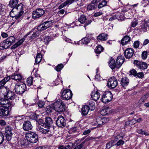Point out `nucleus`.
Instances as JSON below:
<instances>
[{
	"label": "nucleus",
	"instance_id": "obj_36",
	"mask_svg": "<svg viewBox=\"0 0 149 149\" xmlns=\"http://www.w3.org/2000/svg\"><path fill=\"white\" fill-rule=\"evenodd\" d=\"M71 143L65 145H60L58 147V149H70Z\"/></svg>",
	"mask_w": 149,
	"mask_h": 149
},
{
	"label": "nucleus",
	"instance_id": "obj_46",
	"mask_svg": "<svg viewBox=\"0 0 149 149\" xmlns=\"http://www.w3.org/2000/svg\"><path fill=\"white\" fill-rule=\"evenodd\" d=\"M90 38L85 37L81 40V41L84 44H87L90 41Z\"/></svg>",
	"mask_w": 149,
	"mask_h": 149
},
{
	"label": "nucleus",
	"instance_id": "obj_39",
	"mask_svg": "<svg viewBox=\"0 0 149 149\" xmlns=\"http://www.w3.org/2000/svg\"><path fill=\"white\" fill-rule=\"evenodd\" d=\"M54 110L53 106H52V104L51 106H49L47 107L45 109L47 113H49L52 112L53 110Z\"/></svg>",
	"mask_w": 149,
	"mask_h": 149
},
{
	"label": "nucleus",
	"instance_id": "obj_27",
	"mask_svg": "<svg viewBox=\"0 0 149 149\" xmlns=\"http://www.w3.org/2000/svg\"><path fill=\"white\" fill-rule=\"evenodd\" d=\"M109 67L112 70L116 68H117L116 62L112 58H111L110 61H109Z\"/></svg>",
	"mask_w": 149,
	"mask_h": 149
},
{
	"label": "nucleus",
	"instance_id": "obj_62",
	"mask_svg": "<svg viewBox=\"0 0 149 149\" xmlns=\"http://www.w3.org/2000/svg\"><path fill=\"white\" fill-rule=\"evenodd\" d=\"M25 40L24 38H22L19 40L17 43V44L18 45V46H19L21 45L24 42Z\"/></svg>",
	"mask_w": 149,
	"mask_h": 149
},
{
	"label": "nucleus",
	"instance_id": "obj_30",
	"mask_svg": "<svg viewBox=\"0 0 149 149\" xmlns=\"http://www.w3.org/2000/svg\"><path fill=\"white\" fill-rule=\"evenodd\" d=\"M33 33L32 34V35L31 38L30 39H35L37 37H38L39 36V33L38 31H36L35 32H33V31H31L30 32H29L27 33L26 35V36H27L28 35H29L30 34Z\"/></svg>",
	"mask_w": 149,
	"mask_h": 149
},
{
	"label": "nucleus",
	"instance_id": "obj_19",
	"mask_svg": "<svg viewBox=\"0 0 149 149\" xmlns=\"http://www.w3.org/2000/svg\"><path fill=\"white\" fill-rule=\"evenodd\" d=\"M14 8H13L10 11V16L13 17H15V18L16 19H18L19 18H20L23 13V11H20L17 15H16L14 13Z\"/></svg>",
	"mask_w": 149,
	"mask_h": 149
},
{
	"label": "nucleus",
	"instance_id": "obj_31",
	"mask_svg": "<svg viewBox=\"0 0 149 149\" xmlns=\"http://www.w3.org/2000/svg\"><path fill=\"white\" fill-rule=\"evenodd\" d=\"M11 78L12 79L16 81L18 80V81H19L21 80L22 77L20 74H14L11 75Z\"/></svg>",
	"mask_w": 149,
	"mask_h": 149
},
{
	"label": "nucleus",
	"instance_id": "obj_50",
	"mask_svg": "<svg viewBox=\"0 0 149 149\" xmlns=\"http://www.w3.org/2000/svg\"><path fill=\"white\" fill-rule=\"evenodd\" d=\"M121 137L119 135H117L115 138L113 140L111 141L112 142L113 144H114V143L116 142H117L118 139H121Z\"/></svg>",
	"mask_w": 149,
	"mask_h": 149
},
{
	"label": "nucleus",
	"instance_id": "obj_8",
	"mask_svg": "<svg viewBox=\"0 0 149 149\" xmlns=\"http://www.w3.org/2000/svg\"><path fill=\"white\" fill-rule=\"evenodd\" d=\"M72 93L70 90H64L61 95V98L63 100H68L72 97Z\"/></svg>",
	"mask_w": 149,
	"mask_h": 149
},
{
	"label": "nucleus",
	"instance_id": "obj_58",
	"mask_svg": "<svg viewBox=\"0 0 149 149\" xmlns=\"http://www.w3.org/2000/svg\"><path fill=\"white\" fill-rule=\"evenodd\" d=\"M130 72L131 74L135 76H136V75L137 73L136 71L134 69H132L131 70Z\"/></svg>",
	"mask_w": 149,
	"mask_h": 149
},
{
	"label": "nucleus",
	"instance_id": "obj_23",
	"mask_svg": "<svg viewBox=\"0 0 149 149\" xmlns=\"http://www.w3.org/2000/svg\"><path fill=\"white\" fill-rule=\"evenodd\" d=\"M89 107L90 110L91 111L93 110L95 108V102L92 100H90L88 101L87 103V105Z\"/></svg>",
	"mask_w": 149,
	"mask_h": 149
},
{
	"label": "nucleus",
	"instance_id": "obj_54",
	"mask_svg": "<svg viewBox=\"0 0 149 149\" xmlns=\"http://www.w3.org/2000/svg\"><path fill=\"white\" fill-rule=\"evenodd\" d=\"M4 135L1 132H0V144H2L4 141Z\"/></svg>",
	"mask_w": 149,
	"mask_h": 149
},
{
	"label": "nucleus",
	"instance_id": "obj_13",
	"mask_svg": "<svg viewBox=\"0 0 149 149\" xmlns=\"http://www.w3.org/2000/svg\"><path fill=\"white\" fill-rule=\"evenodd\" d=\"M0 97V105H2L3 107H9L11 105V104L8 102V100L6 98H3L2 94Z\"/></svg>",
	"mask_w": 149,
	"mask_h": 149
},
{
	"label": "nucleus",
	"instance_id": "obj_38",
	"mask_svg": "<svg viewBox=\"0 0 149 149\" xmlns=\"http://www.w3.org/2000/svg\"><path fill=\"white\" fill-rule=\"evenodd\" d=\"M79 21L81 23L83 24L86 20V17L84 15H81L78 19Z\"/></svg>",
	"mask_w": 149,
	"mask_h": 149
},
{
	"label": "nucleus",
	"instance_id": "obj_17",
	"mask_svg": "<svg viewBox=\"0 0 149 149\" xmlns=\"http://www.w3.org/2000/svg\"><path fill=\"white\" fill-rule=\"evenodd\" d=\"M124 60V57L122 56H118L117 57L116 61L117 68H119L121 67L123 63Z\"/></svg>",
	"mask_w": 149,
	"mask_h": 149
},
{
	"label": "nucleus",
	"instance_id": "obj_2",
	"mask_svg": "<svg viewBox=\"0 0 149 149\" xmlns=\"http://www.w3.org/2000/svg\"><path fill=\"white\" fill-rule=\"evenodd\" d=\"M54 110L56 111L61 113L65 111L66 109L65 104L62 100L57 101L52 104Z\"/></svg>",
	"mask_w": 149,
	"mask_h": 149
},
{
	"label": "nucleus",
	"instance_id": "obj_37",
	"mask_svg": "<svg viewBox=\"0 0 149 149\" xmlns=\"http://www.w3.org/2000/svg\"><path fill=\"white\" fill-rule=\"evenodd\" d=\"M107 4V1L105 0H103L101 2L99 3L98 5V8L100 9L103 7L106 6Z\"/></svg>",
	"mask_w": 149,
	"mask_h": 149
},
{
	"label": "nucleus",
	"instance_id": "obj_4",
	"mask_svg": "<svg viewBox=\"0 0 149 149\" xmlns=\"http://www.w3.org/2000/svg\"><path fill=\"white\" fill-rule=\"evenodd\" d=\"M50 127L43 124V125H39L37 128V130L43 134H47L48 137L52 135L50 131Z\"/></svg>",
	"mask_w": 149,
	"mask_h": 149
},
{
	"label": "nucleus",
	"instance_id": "obj_52",
	"mask_svg": "<svg viewBox=\"0 0 149 149\" xmlns=\"http://www.w3.org/2000/svg\"><path fill=\"white\" fill-rule=\"evenodd\" d=\"M45 102L40 101L38 102V104L39 107H43L45 104Z\"/></svg>",
	"mask_w": 149,
	"mask_h": 149
},
{
	"label": "nucleus",
	"instance_id": "obj_14",
	"mask_svg": "<svg viewBox=\"0 0 149 149\" xmlns=\"http://www.w3.org/2000/svg\"><path fill=\"white\" fill-rule=\"evenodd\" d=\"M134 52V50L131 48L126 49L124 51V56L126 58L130 59L133 56Z\"/></svg>",
	"mask_w": 149,
	"mask_h": 149
},
{
	"label": "nucleus",
	"instance_id": "obj_49",
	"mask_svg": "<svg viewBox=\"0 0 149 149\" xmlns=\"http://www.w3.org/2000/svg\"><path fill=\"white\" fill-rule=\"evenodd\" d=\"M141 61L137 60H134V63L136 66L139 68L140 64H141Z\"/></svg>",
	"mask_w": 149,
	"mask_h": 149
},
{
	"label": "nucleus",
	"instance_id": "obj_33",
	"mask_svg": "<svg viewBox=\"0 0 149 149\" xmlns=\"http://www.w3.org/2000/svg\"><path fill=\"white\" fill-rule=\"evenodd\" d=\"M6 40L10 46L15 42V38L14 36H11L8 38Z\"/></svg>",
	"mask_w": 149,
	"mask_h": 149
},
{
	"label": "nucleus",
	"instance_id": "obj_61",
	"mask_svg": "<svg viewBox=\"0 0 149 149\" xmlns=\"http://www.w3.org/2000/svg\"><path fill=\"white\" fill-rule=\"evenodd\" d=\"M136 76L139 78H142L144 76V74L143 72L137 73Z\"/></svg>",
	"mask_w": 149,
	"mask_h": 149
},
{
	"label": "nucleus",
	"instance_id": "obj_9",
	"mask_svg": "<svg viewBox=\"0 0 149 149\" xmlns=\"http://www.w3.org/2000/svg\"><path fill=\"white\" fill-rule=\"evenodd\" d=\"M107 85L110 88H114L117 86L118 81L114 77L109 78L107 83Z\"/></svg>",
	"mask_w": 149,
	"mask_h": 149
},
{
	"label": "nucleus",
	"instance_id": "obj_56",
	"mask_svg": "<svg viewBox=\"0 0 149 149\" xmlns=\"http://www.w3.org/2000/svg\"><path fill=\"white\" fill-rule=\"evenodd\" d=\"M139 45V42L138 41H136L134 42V47L135 48H138Z\"/></svg>",
	"mask_w": 149,
	"mask_h": 149
},
{
	"label": "nucleus",
	"instance_id": "obj_45",
	"mask_svg": "<svg viewBox=\"0 0 149 149\" xmlns=\"http://www.w3.org/2000/svg\"><path fill=\"white\" fill-rule=\"evenodd\" d=\"M135 123L136 120L134 119H133L132 120L126 122L125 124L126 125H132Z\"/></svg>",
	"mask_w": 149,
	"mask_h": 149
},
{
	"label": "nucleus",
	"instance_id": "obj_35",
	"mask_svg": "<svg viewBox=\"0 0 149 149\" xmlns=\"http://www.w3.org/2000/svg\"><path fill=\"white\" fill-rule=\"evenodd\" d=\"M113 110L111 109H102L100 111V113L103 116H105L107 114L109 113L112 112Z\"/></svg>",
	"mask_w": 149,
	"mask_h": 149
},
{
	"label": "nucleus",
	"instance_id": "obj_7",
	"mask_svg": "<svg viewBox=\"0 0 149 149\" xmlns=\"http://www.w3.org/2000/svg\"><path fill=\"white\" fill-rule=\"evenodd\" d=\"M5 135L8 141H10L12 138V130L13 129L11 125L7 126L5 128Z\"/></svg>",
	"mask_w": 149,
	"mask_h": 149
},
{
	"label": "nucleus",
	"instance_id": "obj_40",
	"mask_svg": "<svg viewBox=\"0 0 149 149\" xmlns=\"http://www.w3.org/2000/svg\"><path fill=\"white\" fill-rule=\"evenodd\" d=\"M103 49V48L101 46L98 45L96 47V49L95 50V52L97 54H100Z\"/></svg>",
	"mask_w": 149,
	"mask_h": 149
},
{
	"label": "nucleus",
	"instance_id": "obj_10",
	"mask_svg": "<svg viewBox=\"0 0 149 149\" xmlns=\"http://www.w3.org/2000/svg\"><path fill=\"white\" fill-rule=\"evenodd\" d=\"M45 13V11L42 9H37L33 12L32 17L33 18L40 17L44 14Z\"/></svg>",
	"mask_w": 149,
	"mask_h": 149
},
{
	"label": "nucleus",
	"instance_id": "obj_59",
	"mask_svg": "<svg viewBox=\"0 0 149 149\" xmlns=\"http://www.w3.org/2000/svg\"><path fill=\"white\" fill-rule=\"evenodd\" d=\"M85 142H83L74 148L75 149H81V148L83 147Z\"/></svg>",
	"mask_w": 149,
	"mask_h": 149
},
{
	"label": "nucleus",
	"instance_id": "obj_24",
	"mask_svg": "<svg viewBox=\"0 0 149 149\" xmlns=\"http://www.w3.org/2000/svg\"><path fill=\"white\" fill-rule=\"evenodd\" d=\"M108 38V35L105 33H102L97 37V39L102 41L106 40Z\"/></svg>",
	"mask_w": 149,
	"mask_h": 149
},
{
	"label": "nucleus",
	"instance_id": "obj_18",
	"mask_svg": "<svg viewBox=\"0 0 149 149\" xmlns=\"http://www.w3.org/2000/svg\"><path fill=\"white\" fill-rule=\"evenodd\" d=\"M108 121V119L107 118L99 117L96 119V124L98 125H101L107 123Z\"/></svg>",
	"mask_w": 149,
	"mask_h": 149
},
{
	"label": "nucleus",
	"instance_id": "obj_64",
	"mask_svg": "<svg viewBox=\"0 0 149 149\" xmlns=\"http://www.w3.org/2000/svg\"><path fill=\"white\" fill-rule=\"evenodd\" d=\"M10 79V77L9 76H8L5 77L3 79V80L6 83V82L8 81Z\"/></svg>",
	"mask_w": 149,
	"mask_h": 149
},
{
	"label": "nucleus",
	"instance_id": "obj_47",
	"mask_svg": "<svg viewBox=\"0 0 149 149\" xmlns=\"http://www.w3.org/2000/svg\"><path fill=\"white\" fill-rule=\"evenodd\" d=\"M124 141L120 139H118L116 144L115 145H116L117 146H121L123 145L124 143Z\"/></svg>",
	"mask_w": 149,
	"mask_h": 149
},
{
	"label": "nucleus",
	"instance_id": "obj_55",
	"mask_svg": "<svg viewBox=\"0 0 149 149\" xmlns=\"http://www.w3.org/2000/svg\"><path fill=\"white\" fill-rule=\"evenodd\" d=\"M50 40V38L49 36H47L44 39V42L46 44H47Z\"/></svg>",
	"mask_w": 149,
	"mask_h": 149
},
{
	"label": "nucleus",
	"instance_id": "obj_43",
	"mask_svg": "<svg viewBox=\"0 0 149 149\" xmlns=\"http://www.w3.org/2000/svg\"><path fill=\"white\" fill-rule=\"evenodd\" d=\"M63 64H58L56 67L55 70L57 72H59L61 71V69L63 67Z\"/></svg>",
	"mask_w": 149,
	"mask_h": 149
},
{
	"label": "nucleus",
	"instance_id": "obj_25",
	"mask_svg": "<svg viewBox=\"0 0 149 149\" xmlns=\"http://www.w3.org/2000/svg\"><path fill=\"white\" fill-rule=\"evenodd\" d=\"M129 83V80L127 77H124L121 80V85L123 87L127 86Z\"/></svg>",
	"mask_w": 149,
	"mask_h": 149
},
{
	"label": "nucleus",
	"instance_id": "obj_11",
	"mask_svg": "<svg viewBox=\"0 0 149 149\" xmlns=\"http://www.w3.org/2000/svg\"><path fill=\"white\" fill-rule=\"evenodd\" d=\"M52 25V23L51 21H46L39 26L37 28V30L39 31H43L51 26Z\"/></svg>",
	"mask_w": 149,
	"mask_h": 149
},
{
	"label": "nucleus",
	"instance_id": "obj_44",
	"mask_svg": "<svg viewBox=\"0 0 149 149\" xmlns=\"http://www.w3.org/2000/svg\"><path fill=\"white\" fill-rule=\"evenodd\" d=\"M12 144L9 142V141L6 142L4 144V148L6 149L10 148L12 147Z\"/></svg>",
	"mask_w": 149,
	"mask_h": 149
},
{
	"label": "nucleus",
	"instance_id": "obj_53",
	"mask_svg": "<svg viewBox=\"0 0 149 149\" xmlns=\"http://www.w3.org/2000/svg\"><path fill=\"white\" fill-rule=\"evenodd\" d=\"M38 115L36 114L33 113L30 115V117L32 119H35L37 118L38 117Z\"/></svg>",
	"mask_w": 149,
	"mask_h": 149
},
{
	"label": "nucleus",
	"instance_id": "obj_51",
	"mask_svg": "<svg viewBox=\"0 0 149 149\" xmlns=\"http://www.w3.org/2000/svg\"><path fill=\"white\" fill-rule=\"evenodd\" d=\"M147 52L146 51H143L142 54V58L143 59H145L147 56Z\"/></svg>",
	"mask_w": 149,
	"mask_h": 149
},
{
	"label": "nucleus",
	"instance_id": "obj_3",
	"mask_svg": "<svg viewBox=\"0 0 149 149\" xmlns=\"http://www.w3.org/2000/svg\"><path fill=\"white\" fill-rule=\"evenodd\" d=\"M25 137L28 141L33 143H36L38 140V134L31 131H29L26 133Z\"/></svg>",
	"mask_w": 149,
	"mask_h": 149
},
{
	"label": "nucleus",
	"instance_id": "obj_5",
	"mask_svg": "<svg viewBox=\"0 0 149 149\" xmlns=\"http://www.w3.org/2000/svg\"><path fill=\"white\" fill-rule=\"evenodd\" d=\"M112 93L109 91H106L103 93L102 96V101L104 103H107L112 100Z\"/></svg>",
	"mask_w": 149,
	"mask_h": 149
},
{
	"label": "nucleus",
	"instance_id": "obj_28",
	"mask_svg": "<svg viewBox=\"0 0 149 149\" xmlns=\"http://www.w3.org/2000/svg\"><path fill=\"white\" fill-rule=\"evenodd\" d=\"M130 38L128 36H125L122 39L121 43L123 45H124L127 44L130 41Z\"/></svg>",
	"mask_w": 149,
	"mask_h": 149
},
{
	"label": "nucleus",
	"instance_id": "obj_20",
	"mask_svg": "<svg viewBox=\"0 0 149 149\" xmlns=\"http://www.w3.org/2000/svg\"><path fill=\"white\" fill-rule=\"evenodd\" d=\"M10 46V45L6 39L0 43V49L3 50L5 49H7Z\"/></svg>",
	"mask_w": 149,
	"mask_h": 149
},
{
	"label": "nucleus",
	"instance_id": "obj_15",
	"mask_svg": "<svg viewBox=\"0 0 149 149\" xmlns=\"http://www.w3.org/2000/svg\"><path fill=\"white\" fill-rule=\"evenodd\" d=\"M8 108L0 106V116L4 117L8 116L9 112Z\"/></svg>",
	"mask_w": 149,
	"mask_h": 149
},
{
	"label": "nucleus",
	"instance_id": "obj_60",
	"mask_svg": "<svg viewBox=\"0 0 149 149\" xmlns=\"http://www.w3.org/2000/svg\"><path fill=\"white\" fill-rule=\"evenodd\" d=\"M77 130V128L76 127H72L69 131V133H72L75 132Z\"/></svg>",
	"mask_w": 149,
	"mask_h": 149
},
{
	"label": "nucleus",
	"instance_id": "obj_34",
	"mask_svg": "<svg viewBox=\"0 0 149 149\" xmlns=\"http://www.w3.org/2000/svg\"><path fill=\"white\" fill-rule=\"evenodd\" d=\"M42 58V56L40 53L38 54L36 56L35 59V63L36 64H38L41 61Z\"/></svg>",
	"mask_w": 149,
	"mask_h": 149
},
{
	"label": "nucleus",
	"instance_id": "obj_16",
	"mask_svg": "<svg viewBox=\"0 0 149 149\" xmlns=\"http://www.w3.org/2000/svg\"><path fill=\"white\" fill-rule=\"evenodd\" d=\"M33 126L31 122L29 121H24V122L22 128L25 131H29L32 130Z\"/></svg>",
	"mask_w": 149,
	"mask_h": 149
},
{
	"label": "nucleus",
	"instance_id": "obj_12",
	"mask_svg": "<svg viewBox=\"0 0 149 149\" xmlns=\"http://www.w3.org/2000/svg\"><path fill=\"white\" fill-rule=\"evenodd\" d=\"M66 120L61 116H59L56 120V124L59 127L63 128L66 126Z\"/></svg>",
	"mask_w": 149,
	"mask_h": 149
},
{
	"label": "nucleus",
	"instance_id": "obj_48",
	"mask_svg": "<svg viewBox=\"0 0 149 149\" xmlns=\"http://www.w3.org/2000/svg\"><path fill=\"white\" fill-rule=\"evenodd\" d=\"M69 4H70L69 2H68V0H67L64 2L61 5H60L59 6L58 8L59 9H61V8H63L65 6H66V5Z\"/></svg>",
	"mask_w": 149,
	"mask_h": 149
},
{
	"label": "nucleus",
	"instance_id": "obj_26",
	"mask_svg": "<svg viewBox=\"0 0 149 149\" xmlns=\"http://www.w3.org/2000/svg\"><path fill=\"white\" fill-rule=\"evenodd\" d=\"M53 121L52 118L49 117H47L45 118V121L44 124L50 128L52 125Z\"/></svg>",
	"mask_w": 149,
	"mask_h": 149
},
{
	"label": "nucleus",
	"instance_id": "obj_41",
	"mask_svg": "<svg viewBox=\"0 0 149 149\" xmlns=\"http://www.w3.org/2000/svg\"><path fill=\"white\" fill-rule=\"evenodd\" d=\"M141 64H140V67L139 69L142 70H144L147 69L148 67V65L147 63L145 62H141Z\"/></svg>",
	"mask_w": 149,
	"mask_h": 149
},
{
	"label": "nucleus",
	"instance_id": "obj_63",
	"mask_svg": "<svg viewBox=\"0 0 149 149\" xmlns=\"http://www.w3.org/2000/svg\"><path fill=\"white\" fill-rule=\"evenodd\" d=\"M138 24V22L136 21H134L132 22L131 26L133 27H135Z\"/></svg>",
	"mask_w": 149,
	"mask_h": 149
},
{
	"label": "nucleus",
	"instance_id": "obj_6",
	"mask_svg": "<svg viewBox=\"0 0 149 149\" xmlns=\"http://www.w3.org/2000/svg\"><path fill=\"white\" fill-rule=\"evenodd\" d=\"M26 89V84L22 82L20 84H16L15 86V92L17 94L19 95L24 93Z\"/></svg>",
	"mask_w": 149,
	"mask_h": 149
},
{
	"label": "nucleus",
	"instance_id": "obj_1",
	"mask_svg": "<svg viewBox=\"0 0 149 149\" xmlns=\"http://www.w3.org/2000/svg\"><path fill=\"white\" fill-rule=\"evenodd\" d=\"M2 91L1 94L3 98L8 100H13L15 98L16 95L13 91L10 90L8 88H3L0 90Z\"/></svg>",
	"mask_w": 149,
	"mask_h": 149
},
{
	"label": "nucleus",
	"instance_id": "obj_22",
	"mask_svg": "<svg viewBox=\"0 0 149 149\" xmlns=\"http://www.w3.org/2000/svg\"><path fill=\"white\" fill-rule=\"evenodd\" d=\"M100 94L97 91L93 92L91 94V97L92 99L95 101H97L100 98Z\"/></svg>",
	"mask_w": 149,
	"mask_h": 149
},
{
	"label": "nucleus",
	"instance_id": "obj_32",
	"mask_svg": "<svg viewBox=\"0 0 149 149\" xmlns=\"http://www.w3.org/2000/svg\"><path fill=\"white\" fill-rule=\"evenodd\" d=\"M97 6L96 4H94L91 2L87 6V9L89 10H92L96 9Z\"/></svg>",
	"mask_w": 149,
	"mask_h": 149
},
{
	"label": "nucleus",
	"instance_id": "obj_57",
	"mask_svg": "<svg viewBox=\"0 0 149 149\" xmlns=\"http://www.w3.org/2000/svg\"><path fill=\"white\" fill-rule=\"evenodd\" d=\"M114 145H115L113 144L112 142H111V141H110V142L107 143L106 145V147L107 148L109 149L111 147L113 146Z\"/></svg>",
	"mask_w": 149,
	"mask_h": 149
},
{
	"label": "nucleus",
	"instance_id": "obj_21",
	"mask_svg": "<svg viewBox=\"0 0 149 149\" xmlns=\"http://www.w3.org/2000/svg\"><path fill=\"white\" fill-rule=\"evenodd\" d=\"M18 2L19 0H10L8 5L10 7L16 8L17 9L18 8Z\"/></svg>",
	"mask_w": 149,
	"mask_h": 149
},
{
	"label": "nucleus",
	"instance_id": "obj_42",
	"mask_svg": "<svg viewBox=\"0 0 149 149\" xmlns=\"http://www.w3.org/2000/svg\"><path fill=\"white\" fill-rule=\"evenodd\" d=\"M33 82V78L32 77H29L27 79V84L29 86H30L32 84Z\"/></svg>",
	"mask_w": 149,
	"mask_h": 149
},
{
	"label": "nucleus",
	"instance_id": "obj_29",
	"mask_svg": "<svg viewBox=\"0 0 149 149\" xmlns=\"http://www.w3.org/2000/svg\"><path fill=\"white\" fill-rule=\"evenodd\" d=\"M89 110H90L89 108L86 105L83 106L81 110L82 114L84 116L87 115Z\"/></svg>",
	"mask_w": 149,
	"mask_h": 149
}]
</instances>
